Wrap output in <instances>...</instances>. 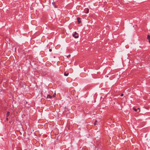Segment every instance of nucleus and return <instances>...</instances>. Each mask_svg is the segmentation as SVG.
<instances>
[{
	"label": "nucleus",
	"mask_w": 150,
	"mask_h": 150,
	"mask_svg": "<svg viewBox=\"0 0 150 150\" xmlns=\"http://www.w3.org/2000/svg\"><path fill=\"white\" fill-rule=\"evenodd\" d=\"M73 36L76 38H77L79 37V36L78 35V34L76 33V32H75L74 34H73Z\"/></svg>",
	"instance_id": "nucleus-1"
},
{
	"label": "nucleus",
	"mask_w": 150,
	"mask_h": 150,
	"mask_svg": "<svg viewBox=\"0 0 150 150\" xmlns=\"http://www.w3.org/2000/svg\"><path fill=\"white\" fill-rule=\"evenodd\" d=\"M52 97H54V96H51V95H48L47 96V98H51Z\"/></svg>",
	"instance_id": "nucleus-2"
},
{
	"label": "nucleus",
	"mask_w": 150,
	"mask_h": 150,
	"mask_svg": "<svg viewBox=\"0 0 150 150\" xmlns=\"http://www.w3.org/2000/svg\"><path fill=\"white\" fill-rule=\"evenodd\" d=\"M133 110L136 112H137V111L138 110H139V108H138L137 109H136V108H133Z\"/></svg>",
	"instance_id": "nucleus-3"
},
{
	"label": "nucleus",
	"mask_w": 150,
	"mask_h": 150,
	"mask_svg": "<svg viewBox=\"0 0 150 150\" xmlns=\"http://www.w3.org/2000/svg\"><path fill=\"white\" fill-rule=\"evenodd\" d=\"M80 19V18L79 17H78L77 18V20L78 21V22L79 23H80L81 22V21H79Z\"/></svg>",
	"instance_id": "nucleus-4"
},
{
	"label": "nucleus",
	"mask_w": 150,
	"mask_h": 150,
	"mask_svg": "<svg viewBox=\"0 0 150 150\" xmlns=\"http://www.w3.org/2000/svg\"><path fill=\"white\" fill-rule=\"evenodd\" d=\"M69 74V73H66V72H65L64 73V75L65 76H67Z\"/></svg>",
	"instance_id": "nucleus-5"
},
{
	"label": "nucleus",
	"mask_w": 150,
	"mask_h": 150,
	"mask_svg": "<svg viewBox=\"0 0 150 150\" xmlns=\"http://www.w3.org/2000/svg\"><path fill=\"white\" fill-rule=\"evenodd\" d=\"M9 114H10V112H7L6 114V117H8V116H9Z\"/></svg>",
	"instance_id": "nucleus-6"
},
{
	"label": "nucleus",
	"mask_w": 150,
	"mask_h": 150,
	"mask_svg": "<svg viewBox=\"0 0 150 150\" xmlns=\"http://www.w3.org/2000/svg\"><path fill=\"white\" fill-rule=\"evenodd\" d=\"M147 39L148 40L150 39V35H148L147 36Z\"/></svg>",
	"instance_id": "nucleus-7"
},
{
	"label": "nucleus",
	"mask_w": 150,
	"mask_h": 150,
	"mask_svg": "<svg viewBox=\"0 0 150 150\" xmlns=\"http://www.w3.org/2000/svg\"><path fill=\"white\" fill-rule=\"evenodd\" d=\"M86 10H87V11H86V13H88V12H89V9H88L87 8V9H86Z\"/></svg>",
	"instance_id": "nucleus-8"
},
{
	"label": "nucleus",
	"mask_w": 150,
	"mask_h": 150,
	"mask_svg": "<svg viewBox=\"0 0 150 150\" xmlns=\"http://www.w3.org/2000/svg\"><path fill=\"white\" fill-rule=\"evenodd\" d=\"M97 122V121L96 120L94 123V125H96Z\"/></svg>",
	"instance_id": "nucleus-9"
},
{
	"label": "nucleus",
	"mask_w": 150,
	"mask_h": 150,
	"mask_svg": "<svg viewBox=\"0 0 150 150\" xmlns=\"http://www.w3.org/2000/svg\"><path fill=\"white\" fill-rule=\"evenodd\" d=\"M70 56H71V55H70V54H69L68 55V56H67V57H68V58L69 57H70Z\"/></svg>",
	"instance_id": "nucleus-10"
},
{
	"label": "nucleus",
	"mask_w": 150,
	"mask_h": 150,
	"mask_svg": "<svg viewBox=\"0 0 150 150\" xmlns=\"http://www.w3.org/2000/svg\"><path fill=\"white\" fill-rule=\"evenodd\" d=\"M123 95H124L122 93L121 94L120 96H123Z\"/></svg>",
	"instance_id": "nucleus-11"
},
{
	"label": "nucleus",
	"mask_w": 150,
	"mask_h": 150,
	"mask_svg": "<svg viewBox=\"0 0 150 150\" xmlns=\"http://www.w3.org/2000/svg\"><path fill=\"white\" fill-rule=\"evenodd\" d=\"M50 52H51L52 51V50L51 49H50L49 50Z\"/></svg>",
	"instance_id": "nucleus-12"
},
{
	"label": "nucleus",
	"mask_w": 150,
	"mask_h": 150,
	"mask_svg": "<svg viewBox=\"0 0 150 150\" xmlns=\"http://www.w3.org/2000/svg\"><path fill=\"white\" fill-rule=\"evenodd\" d=\"M6 120L7 121H8V118H6Z\"/></svg>",
	"instance_id": "nucleus-13"
},
{
	"label": "nucleus",
	"mask_w": 150,
	"mask_h": 150,
	"mask_svg": "<svg viewBox=\"0 0 150 150\" xmlns=\"http://www.w3.org/2000/svg\"><path fill=\"white\" fill-rule=\"evenodd\" d=\"M149 40V43H150V39L149 40Z\"/></svg>",
	"instance_id": "nucleus-14"
},
{
	"label": "nucleus",
	"mask_w": 150,
	"mask_h": 150,
	"mask_svg": "<svg viewBox=\"0 0 150 150\" xmlns=\"http://www.w3.org/2000/svg\"><path fill=\"white\" fill-rule=\"evenodd\" d=\"M54 2L52 3V4H54Z\"/></svg>",
	"instance_id": "nucleus-15"
},
{
	"label": "nucleus",
	"mask_w": 150,
	"mask_h": 150,
	"mask_svg": "<svg viewBox=\"0 0 150 150\" xmlns=\"http://www.w3.org/2000/svg\"><path fill=\"white\" fill-rule=\"evenodd\" d=\"M149 93L150 94V93Z\"/></svg>",
	"instance_id": "nucleus-16"
}]
</instances>
